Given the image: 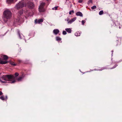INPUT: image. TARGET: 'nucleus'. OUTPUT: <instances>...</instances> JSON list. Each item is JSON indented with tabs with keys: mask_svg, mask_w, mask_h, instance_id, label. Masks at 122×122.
<instances>
[{
	"mask_svg": "<svg viewBox=\"0 0 122 122\" xmlns=\"http://www.w3.org/2000/svg\"><path fill=\"white\" fill-rule=\"evenodd\" d=\"M2 94V92L1 91H0V96Z\"/></svg>",
	"mask_w": 122,
	"mask_h": 122,
	"instance_id": "72a5a7b5",
	"label": "nucleus"
},
{
	"mask_svg": "<svg viewBox=\"0 0 122 122\" xmlns=\"http://www.w3.org/2000/svg\"><path fill=\"white\" fill-rule=\"evenodd\" d=\"M86 22V21L84 20H82L81 21L82 24V25H84V23Z\"/></svg>",
	"mask_w": 122,
	"mask_h": 122,
	"instance_id": "c85d7f7f",
	"label": "nucleus"
},
{
	"mask_svg": "<svg viewBox=\"0 0 122 122\" xmlns=\"http://www.w3.org/2000/svg\"><path fill=\"white\" fill-rule=\"evenodd\" d=\"M23 13V11L22 10H21L19 12V14H20V15H21V14H22Z\"/></svg>",
	"mask_w": 122,
	"mask_h": 122,
	"instance_id": "cd10ccee",
	"label": "nucleus"
},
{
	"mask_svg": "<svg viewBox=\"0 0 122 122\" xmlns=\"http://www.w3.org/2000/svg\"><path fill=\"white\" fill-rule=\"evenodd\" d=\"M7 61H3L2 60L1 58H0V64H4L7 63H8Z\"/></svg>",
	"mask_w": 122,
	"mask_h": 122,
	"instance_id": "9d476101",
	"label": "nucleus"
},
{
	"mask_svg": "<svg viewBox=\"0 0 122 122\" xmlns=\"http://www.w3.org/2000/svg\"><path fill=\"white\" fill-rule=\"evenodd\" d=\"M112 51V52H113V51Z\"/></svg>",
	"mask_w": 122,
	"mask_h": 122,
	"instance_id": "58836bf2",
	"label": "nucleus"
},
{
	"mask_svg": "<svg viewBox=\"0 0 122 122\" xmlns=\"http://www.w3.org/2000/svg\"><path fill=\"white\" fill-rule=\"evenodd\" d=\"M56 38V40L58 41H60L61 40V39L59 37L57 36Z\"/></svg>",
	"mask_w": 122,
	"mask_h": 122,
	"instance_id": "2eb2a0df",
	"label": "nucleus"
},
{
	"mask_svg": "<svg viewBox=\"0 0 122 122\" xmlns=\"http://www.w3.org/2000/svg\"><path fill=\"white\" fill-rule=\"evenodd\" d=\"M92 0H89L87 4H89L90 3L92 2Z\"/></svg>",
	"mask_w": 122,
	"mask_h": 122,
	"instance_id": "393cba45",
	"label": "nucleus"
},
{
	"mask_svg": "<svg viewBox=\"0 0 122 122\" xmlns=\"http://www.w3.org/2000/svg\"><path fill=\"white\" fill-rule=\"evenodd\" d=\"M25 6L30 9L33 8L34 7V4L30 1L28 2L27 4L25 5Z\"/></svg>",
	"mask_w": 122,
	"mask_h": 122,
	"instance_id": "423d86ee",
	"label": "nucleus"
},
{
	"mask_svg": "<svg viewBox=\"0 0 122 122\" xmlns=\"http://www.w3.org/2000/svg\"><path fill=\"white\" fill-rule=\"evenodd\" d=\"M24 0H23L21 2H20L18 4H17L16 5V7L17 9H20L24 6V3L23 2V1Z\"/></svg>",
	"mask_w": 122,
	"mask_h": 122,
	"instance_id": "20e7f679",
	"label": "nucleus"
},
{
	"mask_svg": "<svg viewBox=\"0 0 122 122\" xmlns=\"http://www.w3.org/2000/svg\"><path fill=\"white\" fill-rule=\"evenodd\" d=\"M15 80H14V81H12L11 82V83H15Z\"/></svg>",
	"mask_w": 122,
	"mask_h": 122,
	"instance_id": "473e14b6",
	"label": "nucleus"
},
{
	"mask_svg": "<svg viewBox=\"0 0 122 122\" xmlns=\"http://www.w3.org/2000/svg\"><path fill=\"white\" fill-rule=\"evenodd\" d=\"M65 30L66 32L69 33H71V30L70 28H66Z\"/></svg>",
	"mask_w": 122,
	"mask_h": 122,
	"instance_id": "f8f14e48",
	"label": "nucleus"
},
{
	"mask_svg": "<svg viewBox=\"0 0 122 122\" xmlns=\"http://www.w3.org/2000/svg\"><path fill=\"white\" fill-rule=\"evenodd\" d=\"M10 64L14 66H15L16 65V64L14 63V62H11L10 63Z\"/></svg>",
	"mask_w": 122,
	"mask_h": 122,
	"instance_id": "a878e982",
	"label": "nucleus"
},
{
	"mask_svg": "<svg viewBox=\"0 0 122 122\" xmlns=\"http://www.w3.org/2000/svg\"><path fill=\"white\" fill-rule=\"evenodd\" d=\"M83 2V0H79L78 1V2L79 3H81Z\"/></svg>",
	"mask_w": 122,
	"mask_h": 122,
	"instance_id": "7c9ffc66",
	"label": "nucleus"
},
{
	"mask_svg": "<svg viewBox=\"0 0 122 122\" xmlns=\"http://www.w3.org/2000/svg\"><path fill=\"white\" fill-rule=\"evenodd\" d=\"M29 0H25V1H26V2H27V1H28Z\"/></svg>",
	"mask_w": 122,
	"mask_h": 122,
	"instance_id": "4c0bfd02",
	"label": "nucleus"
},
{
	"mask_svg": "<svg viewBox=\"0 0 122 122\" xmlns=\"http://www.w3.org/2000/svg\"><path fill=\"white\" fill-rule=\"evenodd\" d=\"M18 35L19 37L20 38V31H18Z\"/></svg>",
	"mask_w": 122,
	"mask_h": 122,
	"instance_id": "2f4dec72",
	"label": "nucleus"
},
{
	"mask_svg": "<svg viewBox=\"0 0 122 122\" xmlns=\"http://www.w3.org/2000/svg\"><path fill=\"white\" fill-rule=\"evenodd\" d=\"M24 75L23 74L21 76H19L18 78H17V80L18 81H21L24 78Z\"/></svg>",
	"mask_w": 122,
	"mask_h": 122,
	"instance_id": "6e6552de",
	"label": "nucleus"
},
{
	"mask_svg": "<svg viewBox=\"0 0 122 122\" xmlns=\"http://www.w3.org/2000/svg\"><path fill=\"white\" fill-rule=\"evenodd\" d=\"M47 0V1H48V0Z\"/></svg>",
	"mask_w": 122,
	"mask_h": 122,
	"instance_id": "a19ab883",
	"label": "nucleus"
},
{
	"mask_svg": "<svg viewBox=\"0 0 122 122\" xmlns=\"http://www.w3.org/2000/svg\"><path fill=\"white\" fill-rule=\"evenodd\" d=\"M105 69V68L104 67H102L101 69H99L98 70H97L99 71H102L104 69Z\"/></svg>",
	"mask_w": 122,
	"mask_h": 122,
	"instance_id": "5701e85b",
	"label": "nucleus"
},
{
	"mask_svg": "<svg viewBox=\"0 0 122 122\" xmlns=\"http://www.w3.org/2000/svg\"><path fill=\"white\" fill-rule=\"evenodd\" d=\"M103 11L102 10L100 11L99 12V14L100 15H101L103 14Z\"/></svg>",
	"mask_w": 122,
	"mask_h": 122,
	"instance_id": "6ab92c4d",
	"label": "nucleus"
},
{
	"mask_svg": "<svg viewBox=\"0 0 122 122\" xmlns=\"http://www.w3.org/2000/svg\"><path fill=\"white\" fill-rule=\"evenodd\" d=\"M19 74L17 73H15V76L16 77L19 75Z\"/></svg>",
	"mask_w": 122,
	"mask_h": 122,
	"instance_id": "c756f323",
	"label": "nucleus"
},
{
	"mask_svg": "<svg viewBox=\"0 0 122 122\" xmlns=\"http://www.w3.org/2000/svg\"><path fill=\"white\" fill-rule=\"evenodd\" d=\"M76 19V17H75L72 18V19L70 20V18H67L65 19V20L67 21V23L68 24H71Z\"/></svg>",
	"mask_w": 122,
	"mask_h": 122,
	"instance_id": "39448f33",
	"label": "nucleus"
},
{
	"mask_svg": "<svg viewBox=\"0 0 122 122\" xmlns=\"http://www.w3.org/2000/svg\"><path fill=\"white\" fill-rule=\"evenodd\" d=\"M1 78L2 80L7 82V81H11L14 78V77L13 75H6L3 76Z\"/></svg>",
	"mask_w": 122,
	"mask_h": 122,
	"instance_id": "f03ea898",
	"label": "nucleus"
},
{
	"mask_svg": "<svg viewBox=\"0 0 122 122\" xmlns=\"http://www.w3.org/2000/svg\"><path fill=\"white\" fill-rule=\"evenodd\" d=\"M43 19H41L37 20L36 19L35 20V22L36 24H40L41 23H42L43 21Z\"/></svg>",
	"mask_w": 122,
	"mask_h": 122,
	"instance_id": "0eeeda50",
	"label": "nucleus"
},
{
	"mask_svg": "<svg viewBox=\"0 0 122 122\" xmlns=\"http://www.w3.org/2000/svg\"><path fill=\"white\" fill-rule=\"evenodd\" d=\"M45 4V3L44 2H43L41 3L39 7V10L40 12H42L45 11L44 6Z\"/></svg>",
	"mask_w": 122,
	"mask_h": 122,
	"instance_id": "7ed1b4c3",
	"label": "nucleus"
},
{
	"mask_svg": "<svg viewBox=\"0 0 122 122\" xmlns=\"http://www.w3.org/2000/svg\"><path fill=\"white\" fill-rule=\"evenodd\" d=\"M119 29H121V27L120 26H119Z\"/></svg>",
	"mask_w": 122,
	"mask_h": 122,
	"instance_id": "e433bc0d",
	"label": "nucleus"
},
{
	"mask_svg": "<svg viewBox=\"0 0 122 122\" xmlns=\"http://www.w3.org/2000/svg\"><path fill=\"white\" fill-rule=\"evenodd\" d=\"M76 15L77 16H80L81 17L83 16V15L82 13L80 11L76 12Z\"/></svg>",
	"mask_w": 122,
	"mask_h": 122,
	"instance_id": "9b49d317",
	"label": "nucleus"
},
{
	"mask_svg": "<svg viewBox=\"0 0 122 122\" xmlns=\"http://www.w3.org/2000/svg\"><path fill=\"white\" fill-rule=\"evenodd\" d=\"M53 32L55 35H56L59 32V31L58 29H54L53 31Z\"/></svg>",
	"mask_w": 122,
	"mask_h": 122,
	"instance_id": "1a4fd4ad",
	"label": "nucleus"
},
{
	"mask_svg": "<svg viewBox=\"0 0 122 122\" xmlns=\"http://www.w3.org/2000/svg\"><path fill=\"white\" fill-rule=\"evenodd\" d=\"M58 7V6H55L54 7L52 8V10H57V9Z\"/></svg>",
	"mask_w": 122,
	"mask_h": 122,
	"instance_id": "412c9836",
	"label": "nucleus"
},
{
	"mask_svg": "<svg viewBox=\"0 0 122 122\" xmlns=\"http://www.w3.org/2000/svg\"><path fill=\"white\" fill-rule=\"evenodd\" d=\"M74 11L73 10H72L71 11H70L69 12V14L70 15H71L72 14H73L74 13Z\"/></svg>",
	"mask_w": 122,
	"mask_h": 122,
	"instance_id": "4be33fe9",
	"label": "nucleus"
},
{
	"mask_svg": "<svg viewBox=\"0 0 122 122\" xmlns=\"http://www.w3.org/2000/svg\"><path fill=\"white\" fill-rule=\"evenodd\" d=\"M7 99V96H6V99Z\"/></svg>",
	"mask_w": 122,
	"mask_h": 122,
	"instance_id": "c9c22d12",
	"label": "nucleus"
},
{
	"mask_svg": "<svg viewBox=\"0 0 122 122\" xmlns=\"http://www.w3.org/2000/svg\"><path fill=\"white\" fill-rule=\"evenodd\" d=\"M13 0H7V2L8 3H12Z\"/></svg>",
	"mask_w": 122,
	"mask_h": 122,
	"instance_id": "f3484780",
	"label": "nucleus"
},
{
	"mask_svg": "<svg viewBox=\"0 0 122 122\" xmlns=\"http://www.w3.org/2000/svg\"><path fill=\"white\" fill-rule=\"evenodd\" d=\"M75 35L76 36H80V33L79 32H77L75 33Z\"/></svg>",
	"mask_w": 122,
	"mask_h": 122,
	"instance_id": "4468645a",
	"label": "nucleus"
},
{
	"mask_svg": "<svg viewBox=\"0 0 122 122\" xmlns=\"http://www.w3.org/2000/svg\"><path fill=\"white\" fill-rule=\"evenodd\" d=\"M17 0H15V1H16Z\"/></svg>",
	"mask_w": 122,
	"mask_h": 122,
	"instance_id": "ea45409f",
	"label": "nucleus"
},
{
	"mask_svg": "<svg viewBox=\"0 0 122 122\" xmlns=\"http://www.w3.org/2000/svg\"><path fill=\"white\" fill-rule=\"evenodd\" d=\"M12 14L11 11L8 10H5L3 12V19L5 22H6L8 19L11 16Z\"/></svg>",
	"mask_w": 122,
	"mask_h": 122,
	"instance_id": "f257e3e1",
	"label": "nucleus"
},
{
	"mask_svg": "<svg viewBox=\"0 0 122 122\" xmlns=\"http://www.w3.org/2000/svg\"><path fill=\"white\" fill-rule=\"evenodd\" d=\"M18 61L19 62V63H20L21 62V61L20 60H18Z\"/></svg>",
	"mask_w": 122,
	"mask_h": 122,
	"instance_id": "f704fd0d",
	"label": "nucleus"
},
{
	"mask_svg": "<svg viewBox=\"0 0 122 122\" xmlns=\"http://www.w3.org/2000/svg\"><path fill=\"white\" fill-rule=\"evenodd\" d=\"M97 8L96 6L95 5H94L91 7L92 9H94Z\"/></svg>",
	"mask_w": 122,
	"mask_h": 122,
	"instance_id": "b1692460",
	"label": "nucleus"
},
{
	"mask_svg": "<svg viewBox=\"0 0 122 122\" xmlns=\"http://www.w3.org/2000/svg\"><path fill=\"white\" fill-rule=\"evenodd\" d=\"M0 82L2 83H6L7 82L6 81H3L2 80H1L0 79Z\"/></svg>",
	"mask_w": 122,
	"mask_h": 122,
	"instance_id": "aec40b11",
	"label": "nucleus"
},
{
	"mask_svg": "<svg viewBox=\"0 0 122 122\" xmlns=\"http://www.w3.org/2000/svg\"><path fill=\"white\" fill-rule=\"evenodd\" d=\"M8 58V57L7 56L5 55H3V59L4 60H6Z\"/></svg>",
	"mask_w": 122,
	"mask_h": 122,
	"instance_id": "ddd939ff",
	"label": "nucleus"
},
{
	"mask_svg": "<svg viewBox=\"0 0 122 122\" xmlns=\"http://www.w3.org/2000/svg\"><path fill=\"white\" fill-rule=\"evenodd\" d=\"M112 65H114L113 67H112L110 68L111 69H113L115 68L117 66V65L116 64H112Z\"/></svg>",
	"mask_w": 122,
	"mask_h": 122,
	"instance_id": "a211bd4d",
	"label": "nucleus"
},
{
	"mask_svg": "<svg viewBox=\"0 0 122 122\" xmlns=\"http://www.w3.org/2000/svg\"><path fill=\"white\" fill-rule=\"evenodd\" d=\"M66 31L64 30L63 31L62 34L63 35H66Z\"/></svg>",
	"mask_w": 122,
	"mask_h": 122,
	"instance_id": "bb28decb",
	"label": "nucleus"
},
{
	"mask_svg": "<svg viewBox=\"0 0 122 122\" xmlns=\"http://www.w3.org/2000/svg\"><path fill=\"white\" fill-rule=\"evenodd\" d=\"M0 99L2 100H5V99L4 97V96H2L0 97Z\"/></svg>",
	"mask_w": 122,
	"mask_h": 122,
	"instance_id": "dca6fc26",
	"label": "nucleus"
}]
</instances>
